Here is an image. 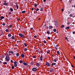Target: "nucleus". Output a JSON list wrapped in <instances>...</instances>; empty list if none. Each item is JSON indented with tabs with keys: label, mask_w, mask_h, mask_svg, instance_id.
Instances as JSON below:
<instances>
[{
	"label": "nucleus",
	"mask_w": 75,
	"mask_h": 75,
	"mask_svg": "<svg viewBox=\"0 0 75 75\" xmlns=\"http://www.w3.org/2000/svg\"><path fill=\"white\" fill-rule=\"evenodd\" d=\"M6 60H7V61H8L9 59H10V56H6L5 57Z\"/></svg>",
	"instance_id": "nucleus-1"
},
{
	"label": "nucleus",
	"mask_w": 75,
	"mask_h": 75,
	"mask_svg": "<svg viewBox=\"0 0 75 75\" xmlns=\"http://www.w3.org/2000/svg\"><path fill=\"white\" fill-rule=\"evenodd\" d=\"M19 35L20 37H21L22 38H24V36L23 34H21V33H19Z\"/></svg>",
	"instance_id": "nucleus-2"
},
{
	"label": "nucleus",
	"mask_w": 75,
	"mask_h": 75,
	"mask_svg": "<svg viewBox=\"0 0 75 75\" xmlns=\"http://www.w3.org/2000/svg\"><path fill=\"white\" fill-rule=\"evenodd\" d=\"M45 65H47L48 67H50L51 66V64H50V63H48L47 62L46 63Z\"/></svg>",
	"instance_id": "nucleus-3"
},
{
	"label": "nucleus",
	"mask_w": 75,
	"mask_h": 75,
	"mask_svg": "<svg viewBox=\"0 0 75 75\" xmlns=\"http://www.w3.org/2000/svg\"><path fill=\"white\" fill-rule=\"evenodd\" d=\"M37 68H33L32 69V70L33 71H34L35 72V71H37Z\"/></svg>",
	"instance_id": "nucleus-4"
},
{
	"label": "nucleus",
	"mask_w": 75,
	"mask_h": 75,
	"mask_svg": "<svg viewBox=\"0 0 75 75\" xmlns=\"http://www.w3.org/2000/svg\"><path fill=\"white\" fill-rule=\"evenodd\" d=\"M17 62H14V67H16L17 66Z\"/></svg>",
	"instance_id": "nucleus-5"
},
{
	"label": "nucleus",
	"mask_w": 75,
	"mask_h": 75,
	"mask_svg": "<svg viewBox=\"0 0 75 75\" xmlns=\"http://www.w3.org/2000/svg\"><path fill=\"white\" fill-rule=\"evenodd\" d=\"M22 64H24V65H28V62H27L26 63L25 62H23Z\"/></svg>",
	"instance_id": "nucleus-6"
},
{
	"label": "nucleus",
	"mask_w": 75,
	"mask_h": 75,
	"mask_svg": "<svg viewBox=\"0 0 75 75\" xmlns=\"http://www.w3.org/2000/svg\"><path fill=\"white\" fill-rule=\"evenodd\" d=\"M39 8H40V11H43V8H42V7H41V6H39Z\"/></svg>",
	"instance_id": "nucleus-7"
},
{
	"label": "nucleus",
	"mask_w": 75,
	"mask_h": 75,
	"mask_svg": "<svg viewBox=\"0 0 75 75\" xmlns=\"http://www.w3.org/2000/svg\"><path fill=\"white\" fill-rule=\"evenodd\" d=\"M53 71H54V68H51L50 70V72H52Z\"/></svg>",
	"instance_id": "nucleus-8"
},
{
	"label": "nucleus",
	"mask_w": 75,
	"mask_h": 75,
	"mask_svg": "<svg viewBox=\"0 0 75 75\" xmlns=\"http://www.w3.org/2000/svg\"><path fill=\"white\" fill-rule=\"evenodd\" d=\"M55 25L56 26H58V22L57 21H56Z\"/></svg>",
	"instance_id": "nucleus-9"
},
{
	"label": "nucleus",
	"mask_w": 75,
	"mask_h": 75,
	"mask_svg": "<svg viewBox=\"0 0 75 75\" xmlns=\"http://www.w3.org/2000/svg\"><path fill=\"white\" fill-rule=\"evenodd\" d=\"M3 4L4 6H7V5H8V3H4Z\"/></svg>",
	"instance_id": "nucleus-10"
},
{
	"label": "nucleus",
	"mask_w": 75,
	"mask_h": 75,
	"mask_svg": "<svg viewBox=\"0 0 75 75\" xmlns=\"http://www.w3.org/2000/svg\"><path fill=\"white\" fill-rule=\"evenodd\" d=\"M40 61H42V56L41 55L40 57Z\"/></svg>",
	"instance_id": "nucleus-11"
},
{
	"label": "nucleus",
	"mask_w": 75,
	"mask_h": 75,
	"mask_svg": "<svg viewBox=\"0 0 75 75\" xmlns=\"http://www.w3.org/2000/svg\"><path fill=\"white\" fill-rule=\"evenodd\" d=\"M56 64V63H52V64L51 66H52V67H53V66H54V65H55Z\"/></svg>",
	"instance_id": "nucleus-12"
},
{
	"label": "nucleus",
	"mask_w": 75,
	"mask_h": 75,
	"mask_svg": "<svg viewBox=\"0 0 75 75\" xmlns=\"http://www.w3.org/2000/svg\"><path fill=\"white\" fill-rule=\"evenodd\" d=\"M36 65L37 66V67H38L40 66V64H39V63H36Z\"/></svg>",
	"instance_id": "nucleus-13"
},
{
	"label": "nucleus",
	"mask_w": 75,
	"mask_h": 75,
	"mask_svg": "<svg viewBox=\"0 0 75 75\" xmlns=\"http://www.w3.org/2000/svg\"><path fill=\"white\" fill-rule=\"evenodd\" d=\"M21 55L22 58H24V54H21Z\"/></svg>",
	"instance_id": "nucleus-14"
},
{
	"label": "nucleus",
	"mask_w": 75,
	"mask_h": 75,
	"mask_svg": "<svg viewBox=\"0 0 75 75\" xmlns=\"http://www.w3.org/2000/svg\"><path fill=\"white\" fill-rule=\"evenodd\" d=\"M16 56L17 57H19V54L18 53H17Z\"/></svg>",
	"instance_id": "nucleus-15"
},
{
	"label": "nucleus",
	"mask_w": 75,
	"mask_h": 75,
	"mask_svg": "<svg viewBox=\"0 0 75 75\" xmlns=\"http://www.w3.org/2000/svg\"><path fill=\"white\" fill-rule=\"evenodd\" d=\"M10 10L12 12V11H13V9L12 8H10Z\"/></svg>",
	"instance_id": "nucleus-16"
},
{
	"label": "nucleus",
	"mask_w": 75,
	"mask_h": 75,
	"mask_svg": "<svg viewBox=\"0 0 75 75\" xmlns=\"http://www.w3.org/2000/svg\"><path fill=\"white\" fill-rule=\"evenodd\" d=\"M66 30H68V29H69V27L67 26L66 28Z\"/></svg>",
	"instance_id": "nucleus-17"
},
{
	"label": "nucleus",
	"mask_w": 75,
	"mask_h": 75,
	"mask_svg": "<svg viewBox=\"0 0 75 75\" xmlns=\"http://www.w3.org/2000/svg\"><path fill=\"white\" fill-rule=\"evenodd\" d=\"M11 35L10 34H8V37H11Z\"/></svg>",
	"instance_id": "nucleus-18"
},
{
	"label": "nucleus",
	"mask_w": 75,
	"mask_h": 75,
	"mask_svg": "<svg viewBox=\"0 0 75 75\" xmlns=\"http://www.w3.org/2000/svg\"><path fill=\"white\" fill-rule=\"evenodd\" d=\"M30 64H31V65H34V63L33 62H30Z\"/></svg>",
	"instance_id": "nucleus-19"
},
{
	"label": "nucleus",
	"mask_w": 75,
	"mask_h": 75,
	"mask_svg": "<svg viewBox=\"0 0 75 75\" xmlns=\"http://www.w3.org/2000/svg\"><path fill=\"white\" fill-rule=\"evenodd\" d=\"M50 31L48 30L47 32V34H50Z\"/></svg>",
	"instance_id": "nucleus-20"
},
{
	"label": "nucleus",
	"mask_w": 75,
	"mask_h": 75,
	"mask_svg": "<svg viewBox=\"0 0 75 75\" xmlns=\"http://www.w3.org/2000/svg\"><path fill=\"white\" fill-rule=\"evenodd\" d=\"M16 7H17L16 8L17 9H18V5H16Z\"/></svg>",
	"instance_id": "nucleus-21"
},
{
	"label": "nucleus",
	"mask_w": 75,
	"mask_h": 75,
	"mask_svg": "<svg viewBox=\"0 0 75 75\" xmlns=\"http://www.w3.org/2000/svg\"><path fill=\"white\" fill-rule=\"evenodd\" d=\"M61 28H64L65 27V25H62L61 26Z\"/></svg>",
	"instance_id": "nucleus-22"
},
{
	"label": "nucleus",
	"mask_w": 75,
	"mask_h": 75,
	"mask_svg": "<svg viewBox=\"0 0 75 75\" xmlns=\"http://www.w3.org/2000/svg\"><path fill=\"white\" fill-rule=\"evenodd\" d=\"M47 53H48V54H50V50H48L47 51Z\"/></svg>",
	"instance_id": "nucleus-23"
},
{
	"label": "nucleus",
	"mask_w": 75,
	"mask_h": 75,
	"mask_svg": "<svg viewBox=\"0 0 75 75\" xmlns=\"http://www.w3.org/2000/svg\"><path fill=\"white\" fill-rule=\"evenodd\" d=\"M0 18H1V19H4V17L3 16H1L0 17Z\"/></svg>",
	"instance_id": "nucleus-24"
},
{
	"label": "nucleus",
	"mask_w": 75,
	"mask_h": 75,
	"mask_svg": "<svg viewBox=\"0 0 75 75\" xmlns=\"http://www.w3.org/2000/svg\"><path fill=\"white\" fill-rule=\"evenodd\" d=\"M49 28V27L48 26H46L45 27V29H48V28Z\"/></svg>",
	"instance_id": "nucleus-25"
},
{
	"label": "nucleus",
	"mask_w": 75,
	"mask_h": 75,
	"mask_svg": "<svg viewBox=\"0 0 75 75\" xmlns=\"http://www.w3.org/2000/svg\"><path fill=\"white\" fill-rule=\"evenodd\" d=\"M25 13V11H22V13Z\"/></svg>",
	"instance_id": "nucleus-26"
},
{
	"label": "nucleus",
	"mask_w": 75,
	"mask_h": 75,
	"mask_svg": "<svg viewBox=\"0 0 75 75\" xmlns=\"http://www.w3.org/2000/svg\"><path fill=\"white\" fill-rule=\"evenodd\" d=\"M12 39H13V40H14V38H15V37L14 36H13L11 37Z\"/></svg>",
	"instance_id": "nucleus-27"
},
{
	"label": "nucleus",
	"mask_w": 75,
	"mask_h": 75,
	"mask_svg": "<svg viewBox=\"0 0 75 75\" xmlns=\"http://www.w3.org/2000/svg\"><path fill=\"white\" fill-rule=\"evenodd\" d=\"M49 28L50 29H52V26H49Z\"/></svg>",
	"instance_id": "nucleus-28"
},
{
	"label": "nucleus",
	"mask_w": 75,
	"mask_h": 75,
	"mask_svg": "<svg viewBox=\"0 0 75 75\" xmlns=\"http://www.w3.org/2000/svg\"><path fill=\"white\" fill-rule=\"evenodd\" d=\"M23 61L22 60H20V62H19L20 63V64H21V63H22V62H23Z\"/></svg>",
	"instance_id": "nucleus-29"
},
{
	"label": "nucleus",
	"mask_w": 75,
	"mask_h": 75,
	"mask_svg": "<svg viewBox=\"0 0 75 75\" xmlns=\"http://www.w3.org/2000/svg\"><path fill=\"white\" fill-rule=\"evenodd\" d=\"M37 4L35 3L34 5V7H37Z\"/></svg>",
	"instance_id": "nucleus-30"
},
{
	"label": "nucleus",
	"mask_w": 75,
	"mask_h": 75,
	"mask_svg": "<svg viewBox=\"0 0 75 75\" xmlns=\"http://www.w3.org/2000/svg\"><path fill=\"white\" fill-rule=\"evenodd\" d=\"M3 64H4V65H5L6 64H7V63L6 62H3Z\"/></svg>",
	"instance_id": "nucleus-31"
},
{
	"label": "nucleus",
	"mask_w": 75,
	"mask_h": 75,
	"mask_svg": "<svg viewBox=\"0 0 75 75\" xmlns=\"http://www.w3.org/2000/svg\"><path fill=\"white\" fill-rule=\"evenodd\" d=\"M65 39H66V40H67L68 41H69V40H68V38L67 37H65Z\"/></svg>",
	"instance_id": "nucleus-32"
},
{
	"label": "nucleus",
	"mask_w": 75,
	"mask_h": 75,
	"mask_svg": "<svg viewBox=\"0 0 75 75\" xmlns=\"http://www.w3.org/2000/svg\"><path fill=\"white\" fill-rule=\"evenodd\" d=\"M13 27V25H9L8 27V28H11Z\"/></svg>",
	"instance_id": "nucleus-33"
},
{
	"label": "nucleus",
	"mask_w": 75,
	"mask_h": 75,
	"mask_svg": "<svg viewBox=\"0 0 75 75\" xmlns=\"http://www.w3.org/2000/svg\"><path fill=\"white\" fill-rule=\"evenodd\" d=\"M53 31L54 32H56V31H57V30H56V29H54L53 30Z\"/></svg>",
	"instance_id": "nucleus-34"
},
{
	"label": "nucleus",
	"mask_w": 75,
	"mask_h": 75,
	"mask_svg": "<svg viewBox=\"0 0 75 75\" xmlns=\"http://www.w3.org/2000/svg\"><path fill=\"white\" fill-rule=\"evenodd\" d=\"M5 31L6 32H8V30L7 29H6L5 30Z\"/></svg>",
	"instance_id": "nucleus-35"
},
{
	"label": "nucleus",
	"mask_w": 75,
	"mask_h": 75,
	"mask_svg": "<svg viewBox=\"0 0 75 75\" xmlns=\"http://www.w3.org/2000/svg\"><path fill=\"white\" fill-rule=\"evenodd\" d=\"M72 16H73L72 14H70L69 15L70 17H72Z\"/></svg>",
	"instance_id": "nucleus-36"
},
{
	"label": "nucleus",
	"mask_w": 75,
	"mask_h": 75,
	"mask_svg": "<svg viewBox=\"0 0 75 75\" xmlns=\"http://www.w3.org/2000/svg\"><path fill=\"white\" fill-rule=\"evenodd\" d=\"M36 51L37 52H40V50H36Z\"/></svg>",
	"instance_id": "nucleus-37"
},
{
	"label": "nucleus",
	"mask_w": 75,
	"mask_h": 75,
	"mask_svg": "<svg viewBox=\"0 0 75 75\" xmlns=\"http://www.w3.org/2000/svg\"><path fill=\"white\" fill-rule=\"evenodd\" d=\"M24 51H27V48H25V49H24Z\"/></svg>",
	"instance_id": "nucleus-38"
},
{
	"label": "nucleus",
	"mask_w": 75,
	"mask_h": 75,
	"mask_svg": "<svg viewBox=\"0 0 75 75\" xmlns=\"http://www.w3.org/2000/svg\"><path fill=\"white\" fill-rule=\"evenodd\" d=\"M11 63H13V62H14V61L12 60H11Z\"/></svg>",
	"instance_id": "nucleus-39"
},
{
	"label": "nucleus",
	"mask_w": 75,
	"mask_h": 75,
	"mask_svg": "<svg viewBox=\"0 0 75 75\" xmlns=\"http://www.w3.org/2000/svg\"><path fill=\"white\" fill-rule=\"evenodd\" d=\"M57 53L59 54H60V53L59 52V51H57Z\"/></svg>",
	"instance_id": "nucleus-40"
},
{
	"label": "nucleus",
	"mask_w": 75,
	"mask_h": 75,
	"mask_svg": "<svg viewBox=\"0 0 75 75\" xmlns=\"http://www.w3.org/2000/svg\"><path fill=\"white\" fill-rule=\"evenodd\" d=\"M5 55L6 56H8V53H7V54H5Z\"/></svg>",
	"instance_id": "nucleus-41"
},
{
	"label": "nucleus",
	"mask_w": 75,
	"mask_h": 75,
	"mask_svg": "<svg viewBox=\"0 0 75 75\" xmlns=\"http://www.w3.org/2000/svg\"><path fill=\"white\" fill-rule=\"evenodd\" d=\"M24 45L25 47H27V44H26V43H25L24 44Z\"/></svg>",
	"instance_id": "nucleus-42"
},
{
	"label": "nucleus",
	"mask_w": 75,
	"mask_h": 75,
	"mask_svg": "<svg viewBox=\"0 0 75 75\" xmlns=\"http://www.w3.org/2000/svg\"><path fill=\"white\" fill-rule=\"evenodd\" d=\"M54 48H55V49H56V50H58V48H57V47H54Z\"/></svg>",
	"instance_id": "nucleus-43"
},
{
	"label": "nucleus",
	"mask_w": 75,
	"mask_h": 75,
	"mask_svg": "<svg viewBox=\"0 0 75 75\" xmlns=\"http://www.w3.org/2000/svg\"><path fill=\"white\" fill-rule=\"evenodd\" d=\"M11 68H12V69H14V66H12Z\"/></svg>",
	"instance_id": "nucleus-44"
},
{
	"label": "nucleus",
	"mask_w": 75,
	"mask_h": 75,
	"mask_svg": "<svg viewBox=\"0 0 75 75\" xmlns=\"http://www.w3.org/2000/svg\"><path fill=\"white\" fill-rule=\"evenodd\" d=\"M44 43H45V44H46L47 43V42H46V41L44 40L43 42Z\"/></svg>",
	"instance_id": "nucleus-45"
},
{
	"label": "nucleus",
	"mask_w": 75,
	"mask_h": 75,
	"mask_svg": "<svg viewBox=\"0 0 75 75\" xmlns=\"http://www.w3.org/2000/svg\"><path fill=\"white\" fill-rule=\"evenodd\" d=\"M12 52V51H9L8 52L10 54L11 53V52Z\"/></svg>",
	"instance_id": "nucleus-46"
},
{
	"label": "nucleus",
	"mask_w": 75,
	"mask_h": 75,
	"mask_svg": "<svg viewBox=\"0 0 75 75\" xmlns=\"http://www.w3.org/2000/svg\"><path fill=\"white\" fill-rule=\"evenodd\" d=\"M35 10H36V11H38V10H39V9L38 8H37Z\"/></svg>",
	"instance_id": "nucleus-47"
},
{
	"label": "nucleus",
	"mask_w": 75,
	"mask_h": 75,
	"mask_svg": "<svg viewBox=\"0 0 75 75\" xmlns=\"http://www.w3.org/2000/svg\"><path fill=\"white\" fill-rule=\"evenodd\" d=\"M33 37L34 38H37V35L34 36Z\"/></svg>",
	"instance_id": "nucleus-48"
},
{
	"label": "nucleus",
	"mask_w": 75,
	"mask_h": 75,
	"mask_svg": "<svg viewBox=\"0 0 75 75\" xmlns=\"http://www.w3.org/2000/svg\"><path fill=\"white\" fill-rule=\"evenodd\" d=\"M47 38V39H48L49 40H50V37H48Z\"/></svg>",
	"instance_id": "nucleus-49"
},
{
	"label": "nucleus",
	"mask_w": 75,
	"mask_h": 75,
	"mask_svg": "<svg viewBox=\"0 0 75 75\" xmlns=\"http://www.w3.org/2000/svg\"><path fill=\"white\" fill-rule=\"evenodd\" d=\"M35 57H36L35 56H33V58H35Z\"/></svg>",
	"instance_id": "nucleus-50"
},
{
	"label": "nucleus",
	"mask_w": 75,
	"mask_h": 75,
	"mask_svg": "<svg viewBox=\"0 0 75 75\" xmlns=\"http://www.w3.org/2000/svg\"><path fill=\"white\" fill-rule=\"evenodd\" d=\"M55 60H56L57 61H58V59H57V58H55Z\"/></svg>",
	"instance_id": "nucleus-51"
},
{
	"label": "nucleus",
	"mask_w": 75,
	"mask_h": 75,
	"mask_svg": "<svg viewBox=\"0 0 75 75\" xmlns=\"http://www.w3.org/2000/svg\"><path fill=\"white\" fill-rule=\"evenodd\" d=\"M5 25V23H4L2 24L3 25Z\"/></svg>",
	"instance_id": "nucleus-52"
},
{
	"label": "nucleus",
	"mask_w": 75,
	"mask_h": 75,
	"mask_svg": "<svg viewBox=\"0 0 75 75\" xmlns=\"http://www.w3.org/2000/svg\"><path fill=\"white\" fill-rule=\"evenodd\" d=\"M58 47V45H57L55 47Z\"/></svg>",
	"instance_id": "nucleus-53"
},
{
	"label": "nucleus",
	"mask_w": 75,
	"mask_h": 75,
	"mask_svg": "<svg viewBox=\"0 0 75 75\" xmlns=\"http://www.w3.org/2000/svg\"><path fill=\"white\" fill-rule=\"evenodd\" d=\"M73 34H75V31H74L73 32Z\"/></svg>",
	"instance_id": "nucleus-54"
},
{
	"label": "nucleus",
	"mask_w": 75,
	"mask_h": 75,
	"mask_svg": "<svg viewBox=\"0 0 75 75\" xmlns=\"http://www.w3.org/2000/svg\"><path fill=\"white\" fill-rule=\"evenodd\" d=\"M31 30H33V28H31Z\"/></svg>",
	"instance_id": "nucleus-55"
},
{
	"label": "nucleus",
	"mask_w": 75,
	"mask_h": 75,
	"mask_svg": "<svg viewBox=\"0 0 75 75\" xmlns=\"http://www.w3.org/2000/svg\"><path fill=\"white\" fill-rule=\"evenodd\" d=\"M52 57H54V55L52 54Z\"/></svg>",
	"instance_id": "nucleus-56"
},
{
	"label": "nucleus",
	"mask_w": 75,
	"mask_h": 75,
	"mask_svg": "<svg viewBox=\"0 0 75 75\" xmlns=\"http://www.w3.org/2000/svg\"><path fill=\"white\" fill-rule=\"evenodd\" d=\"M72 1V0H70V3H72V2H71Z\"/></svg>",
	"instance_id": "nucleus-57"
},
{
	"label": "nucleus",
	"mask_w": 75,
	"mask_h": 75,
	"mask_svg": "<svg viewBox=\"0 0 75 75\" xmlns=\"http://www.w3.org/2000/svg\"><path fill=\"white\" fill-rule=\"evenodd\" d=\"M15 4H18L17 3V2H16L15 3Z\"/></svg>",
	"instance_id": "nucleus-58"
},
{
	"label": "nucleus",
	"mask_w": 75,
	"mask_h": 75,
	"mask_svg": "<svg viewBox=\"0 0 75 75\" xmlns=\"http://www.w3.org/2000/svg\"><path fill=\"white\" fill-rule=\"evenodd\" d=\"M46 1V0H43V2H45Z\"/></svg>",
	"instance_id": "nucleus-59"
},
{
	"label": "nucleus",
	"mask_w": 75,
	"mask_h": 75,
	"mask_svg": "<svg viewBox=\"0 0 75 75\" xmlns=\"http://www.w3.org/2000/svg\"><path fill=\"white\" fill-rule=\"evenodd\" d=\"M54 61L55 62L57 61V60H55V59Z\"/></svg>",
	"instance_id": "nucleus-60"
},
{
	"label": "nucleus",
	"mask_w": 75,
	"mask_h": 75,
	"mask_svg": "<svg viewBox=\"0 0 75 75\" xmlns=\"http://www.w3.org/2000/svg\"><path fill=\"white\" fill-rule=\"evenodd\" d=\"M31 10H34V8H32L31 9Z\"/></svg>",
	"instance_id": "nucleus-61"
},
{
	"label": "nucleus",
	"mask_w": 75,
	"mask_h": 75,
	"mask_svg": "<svg viewBox=\"0 0 75 75\" xmlns=\"http://www.w3.org/2000/svg\"><path fill=\"white\" fill-rule=\"evenodd\" d=\"M2 62H1V61L0 60V64H2Z\"/></svg>",
	"instance_id": "nucleus-62"
},
{
	"label": "nucleus",
	"mask_w": 75,
	"mask_h": 75,
	"mask_svg": "<svg viewBox=\"0 0 75 75\" xmlns=\"http://www.w3.org/2000/svg\"><path fill=\"white\" fill-rule=\"evenodd\" d=\"M3 32L2 33H1V35H3Z\"/></svg>",
	"instance_id": "nucleus-63"
},
{
	"label": "nucleus",
	"mask_w": 75,
	"mask_h": 75,
	"mask_svg": "<svg viewBox=\"0 0 75 75\" xmlns=\"http://www.w3.org/2000/svg\"><path fill=\"white\" fill-rule=\"evenodd\" d=\"M62 11H64V9L63 8H62Z\"/></svg>",
	"instance_id": "nucleus-64"
}]
</instances>
